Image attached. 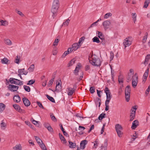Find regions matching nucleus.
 I'll use <instances>...</instances> for the list:
<instances>
[{
	"mask_svg": "<svg viewBox=\"0 0 150 150\" xmlns=\"http://www.w3.org/2000/svg\"><path fill=\"white\" fill-rule=\"evenodd\" d=\"M118 81H119V83L120 84H121V83H123V80L122 79L120 78L119 77V78H118Z\"/></svg>",
	"mask_w": 150,
	"mask_h": 150,
	"instance_id": "61",
	"label": "nucleus"
},
{
	"mask_svg": "<svg viewBox=\"0 0 150 150\" xmlns=\"http://www.w3.org/2000/svg\"><path fill=\"white\" fill-rule=\"evenodd\" d=\"M59 136L62 142L63 143H66L67 142V141H66L65 138H64V137L62 135V134L59 133Z\"/></svg>",
	"mask_w": 150,
	"mask_h": 150,
	"instance_id": "20",
	"label": "nucleus"
},
{
	"mask_svg": "<svg viewBox=\"0 0 150 150\" xmlns=\"http://www.w3.org/2000/svg\"><path fill=\"white\" fill-rule=\"evenodd\" d=\"M69 53L68 52V51H66L63 54L62 56V58H64V57L67 55L68 54H69Z\"/></svg>",
	"mask_w": 150,
	"mask_h": 150,
	"instance_id": "57",
	"label": "nucleus"
},
{
	"mask_svg": "<svg viewBox=\"0 0 150 150\" xmlns=\"http://www.w3.org/2000/svg\"><path fill=\"white\" fill-rule=\"evenodd\" d=\"M125 41L123 42V44L125 47V48L127 46H129L132 44V42L130 41H129L128 38H126L125 39Z\"/></svg>",
	"mask_w": 150,
	"mask_h": 150,
	"instance_id": "9",
	"label": "nucleus"
},
{
	"mask_svg": "<svg viewBox=\"0 0 150 150\" xmlns=\"http://www.w3.org/2000/svg\"><path fill=\"white\" fill-rule=\"evenodd\" d=\"M93 42H96L98 43H99L100 42L99 38L97 37H95L92 39Z\"/></svg>",
	"mask_w": 150,
	"mask_h": 150,
	"instance_id": "33",
	"label": "nucleus"
},
{
	"mask_svg": "<svg viewBox=\"0 0 150 150\" xmlns=\"http://www.w3.org/2000/svg\"><path fill=\"white\" fill-rule=\"evenodd\" d=\"M13 149L14 150H21L22 146L20 144L16 145Z\"/></svg>",
	"mask_w": 150,
	"mask_h": 150,
	"instance_id": "26",
	"label": "nucleus"
},
{
	"mask_svg": "<svg viewBox=\"0 0 150 150\" xmlns=\"http://www.w3.org/2000/svg\"><path fill=\"white\" fill-rule=\"evenodd\" d=\"M106 95L107 99L110 100L112 96L111 95V93L108 88L106 87L104 89Z\"/></svg>",
	"mask_w": 150,
	"mask_h": 150,
	"instance_id": "4",
	"label": "nucleus"
},
{
	"mask_svg": "<svg viewBox=\"0 0 150 150\" xmlns=\"http://www.w3.org/2000/svg\"><path fill=\"white\" fill-rule=\"evenodd\" d=\"M47 129L50 132H52L53 131V129L50 126H48L47 127Z\"/></svg>",
	"mask_w": 150,
	"mask_h": 150,
	"instance_id": "60",
	"label": "nucleus"
},
{
	"mask_svg": "<svg viewBox=\"0 0 150 150\" xmlns=\"http://www.w3.org/2000/svg\"><path fill=\"white\" fill-rule=\"evenodd\" d=\"M97 93L98 96L99 97H101V96L100 95V92H102V91H99L98 89L97 90Z\"/></svg>",
	"mask_w": 150,
	"mask_h": 150,
	"instance_id": "59",
	"label": "nucleus"
},
{
	"mask_svg": "<svg viewBox=\"0 0 150 150\" xmlns=\"http://www.w3.org/2000/svg\"><path fill=\"white\" fill-rule=\"evenodd\" d=\"M74 51V50H72V48H69L68 49V50L67 51H68V52L69 53L71 52L72 51Z\"/></svg>",
	"mask_w": 150,
	"mask_h": 150,
	"instance_id": "62",
	"label": "nucleus"
},
{
	"mask_svg": "<svg viewBox=\"0 0 150 150\" xmlns=\"http://www.w3.org/2000/svg\"><path fill=\"white\" fill-rule=\"evenodd\" d=\"M97 34L98 35V37L100 39H103L104 38V36L103 35L102 33L100 32L97 31Z\"/></svg>",
	"mask_w": 150,
	"mask_h": 150,
	"instance_id": "27",
	"label": "nucleus"
},
{
	"mask_svg": "<svg viewBox=\"0 0 150 150\" xmlns=\"http://www.w3.org/2000/svg\"><path fill=\"white\" fill-rule=\"evenodd\" d=\"M110 60H112L113 59L114 57V54L113 52H110Z\"/></svg>",
	"mask_w": 150,
	"mask_h": 150,
	"instance_id": "56",
	"label": "nucleus"
},
{
	"mask_svg": "<svg viewBox=\"0 0 150 150\" xmlns=\"http://www.w3.org/2000/svg\"><path fill=\"white\" fill-rule=\"evenodd\" d=\"M59 40L58 39H56L53 43V45L55 46H57Z\"/></svg>",
	"mask_w": 150,
	"mask_h": 150,
	"instance_id": "44",
	"label": "nucleus"
},
{
	"mask_svg": "<svg viewBox=\"0 0 150 150\" xmlns=\"http://www.w3.org/2000/svg\"><path fill=\"white\" fill-rule=\"evenodd\" d=\"M70 21V20L68 18L67 19L65 22H64L62 25H68Z\"/></svg>",
	"mask_w": 150,
	"mask_h": 150,
	"instance_id": "42",
	"label": "nucleus"
},
{
	"mask_svg": "<svg viewBox=\"0 0 150 150\" xmlns=\"http://www.w3.org/2000/svg\"><path fill=\"white\" fill-rule=\"evenodd\" d=\"M34 137L37 142L40 145L43 142L39 138V137L36 136H35Z\"/></svg>",
	"mask_w": 150,
	"mask_h": 150,
	"instance_id": "29",
	"label": "nucleus"
},
{
	"mask_svg": "<svg viewBox=\"0 0 150 150\" xmlns=\"http://www.w3.org/2000/svg\"><path fill=\"white\" fill-rule=\"evenodd\" d=\"M132 74H128V77L127 78V81L129 82L131 80V79L132 78Z\"/></svg>",
	"mask_w": 150,
	"mask_h": 150,
	"instance_id": "53",
	"label": "nucleus"
},
{
	"mask_svg": "<svg viewBox=\"0 0 150 150\" xmlns=\"http://www.w3.org/2000/svg\"><path fill=\"white\" fill-rule=\"evenodd\" d=\"M13 100L15 102L18 103L20 101L21 98L18 95H16L14 96Z\"/></svg>",
	"mask_w": 150,
	"mask_h": 150,
	"instance_id": "15",
	"label": "nucleus"
},
{
	"mask_svg": "<svg viewBox=\"0 0 150 150\" xmlns=\"http://www.w3.org/2000/svg\"><path fill=\"white\" fill-rule=\"evenodd\" d=\"M7 126L6 124L4 122V120H2L0 123V127L1 129L5 130Z\"/></svg>",
	"mask_w": 150,
	"mask_h": 150,
	"instance_id": "16",
	"label": "nucleus"
},
{
	"mask_svg": "<svg viewBox=\"0 0 150 150\" xmlns=\"http://www.w3.org/2000/svg\"><path fill=\"white\" fill-rule=\"evenodd\" d=\"M58 8L53 7H52L51 11L52 13V16L54 18L57 15V11Z\"/></svg>",
	"mask_w": 150,
	"mask_h": 150,
	"instance_id": "6",
	"label": "nucleus"
},
{
	"mask_svg": "<svg viewBox=\"0 0 150 150\" xmlns=\"http://www.w3.org/2000/svg\"><path fill=\"white\" fill-rule=\"evenodd\" d=\"M95 88L94 87H91L90 88V91L91 93H93L95 92Z\"/></svg>",
	"mask_w": 150,
	"mask_h": 150,
	"instance_id": "49",
	"label": "nucleus"
},
{
	"mask_svg": "<svg viewBox=\"0 0 150 150\" xmlns=\"http://www.w3.org/2000/svg\"><path fill=\"white\" fill-rule=\"evenodd\" d=\"M67 89L68 90V95L69 96H71L74 93V92L75 90V89L74 88H67Z\"/></svg>",
	"mask_w": 150,
	"mask_h": 150,
	"instance_id": "14",
	"label": "nucleus"
},
{
	"mask_svg": "<svg viewBox=\"0 0 150 150\" xmlns=\"http://www.w3.org/2000/svg\"><path fill=\"white\" fill-rule=\"evenodd\" d=\"M75 61V60L74 59L71 60L68 64V67H69L72 66L74 63Z\"/></svg>",
	"mask_w": 150,
	"mask_h": 150,
	"instance_id": "36",
	"label": "nucleus"
},
{
	"mask_svg": "<svg viewBox=\"0 0 150 150\" xmlns=\"http://www.w3.org/2000/svg\"><path fill=\"white\" fill-rule=\"evenodd\" d=\"M23 100L24 104L25 106H28L30 105V101L26 98H23Z\"/></svg>",
	"mask_w": 150,
	"mask_h": 150,
	"instance_id": "12",
	"label": "nucleus"
},
{
	"mask_svg": "<svg viewBox=\"0 0 150 150\" xmlns=\"http://www.w3.org/2000/svg\"><path fill=\"white\" fill-rule=\"evenodd\" d=\"M1 62L2 64H8L9 63L8 60L6 58H4L1 60Z\"/></svg>",
	"mask_w": 150,
	"mask_h": 150,
	"instance_id": "25",
	"label": "nucleus"
},
{
	"mask_svg": "<svg viewBox=\"0 0 150 150\" xmlns=\"http://www.w3.org/2000/svg\"><path fill=\"white\" fill-rule=\"evenodd\" d=\"M85 37H83L80 38L78 42V44H80L82 42H83L84 40L85 39Z\"/></svg>",
	"mask_w": 150,
	"mask_h": 150,
	"instance_id": "50",
	"label": "nucleus"
},
{
	"mask_svg": "<svg viewBox=\"0 0 150 150\" xmlns=\"http://www.w3.org/2000/svg\"><path fill=\"white\" fill-rule=\"evenodd\" d=\"M107 141H105L104 143V144L101 145L100 147L101 149H102L103 148H104V150H107Z\"/></svg>",
	"mask_w": 150,
	"mask_h": 150,
	"instance_id": "19",
	"label": "nucleus"
},
{
	"mask_svg": "<svg viewBox=\"0 0 150 150\" xmlns=\"http://www.w3.org/2000/svg\"><path fill=\"white\" fill-rule=\"evenodd\" d=\"M50 117L53 121L54 122H57V119L53 114L51 115Z\"/></svg>",
	"mask_w": 150,
	"mask_h": 150,
	"instance_id": "43",
	"label": "nucleus"
},
{
	"mask_svg": "<svg viewBox=\"0 0 150 150\" xmlns=\"http://www.w3.org/2000/svg\"><path fill=\"white\" fill-rule=\"evenodd\" d=\"M20 57H18V56H17L16 57V58L15 59V62L17 64H19V63Z\"/></svg>",
	"mask_w": 150,
	"mask_h": 150,
	"instance_id": "51",
	"label": "nucleus"
},
{
	"mask_svg": "<svg viewBox=\"0 0 150 150\" xmlns=\"http://www.w3.org/2000/svg\"><path fill=\"white\" fill-rule=\"evenodd\" d=\"M34 68L35 66L34 64H32L30 66V67L28 69V70L30 72H31L33 71Z\"/></svg>",
	"mask_w": 150,
	"mask_h": 150,
	"instance_id": "37",
	"label": "nucleus"
},
{
	"mask_svg": "<svg viewBox=\"0 0 150 150\" xmlns=\"http://www.w3.org/2000/svg\"><path fill=\"white\" fill-rule=\"evenodd\" d=\"M37 103L38 105V106L40 107V108H42L43 109L44 108V107L42 105V103L40 102H37Z\"/></svg>",
	"mask_w": 150,
	"mask_h": 150,
	"instance_id": "54",
	"label": "nucleus"
},
{
	"mask_svg": "<svg viewBox=\"0 0 150 150\" xmlns=\"http://www.w3.org/2000/svg\"><path fill=\"white\" fill-rule=\"evenodd\" d=\"M131 89L130 86H127L126 87L125 90V94H130Z\"/></svg>",
	"mask_w": 150,
	"mask_h": 150,
	"instance_id": "22",
	"label": "nucleus"
},
{
	"mask_svg": "<svg viewBox=\"0 0 150 150\" xmlns=\"http://www.w3.org/2000/svg\"><path fill=\"white\" fill-rule=\"evenodd\" d=\"M150 59V55L148 54L146 55L145 61L144 62V64L146 65L148 64V62Z\"/></svg>",
	"mask_w": 150,
	"mask_h": 150,
	"instance_id": "21",
	"label": "nucleus"
},
{
	"mask_svg": "<svg viewBox=\"0 0 150 150\" xmlns=\"http://www.w3.org/2000/svg\"><path fill=\"white\" fill-rule=\"evenodd\" d=\"M117 135L119 137H121L122 136L123 134L122 132H121V130H119L116 131Z\"/></svg>",
	"mask_w": 150,
	"mask_h": 150,
	"instance_id": "46",
	"label": "nucleus"
},
{
	"mask_svg": "<svg viewBox=\"0 0 150 150\" xmlns=\"http://www.w3.org/2000/svg\"><path fill=\"white\" fill-rule=\"evenodd\" d=\"M126 100L127 102H128L130 99V94H125Z\"/></svg>",
	"mask_w": 150,
	"mask_h": 150,
	"instance_id": "41",
	"label": "nucleus"
},
{
	"mask_svg": "<svg viewBox=\"0 0 150 150\" xmlns=\"http://www.w3.org/2000/svg\"><path fill=\"white\" fill-rule=\"evenodd\" d=\"M13 106L16 110L20 113H23L24 111L23 110L21 109L20 107L17 104L13 105Z\"/></svg>",
	"mask_w": 150,
	"mask_h": 150,
	"instance_id": "8",
	"label": "nucleus"
},
{
	"mask_svg": "<svg viewBox=\"0 0 150 150\" xmlns=\"http://www.w3.org/2000/svg\"><path fill=\"white\" fill-rule=\"evenodd\" d=\"M68 142L69 146L70 148L74 149L75 148L76 144L75 142H72L69 140L68 141Z\"/></svg>",
	"mask_w": 150,
	"mask_h": 150,
	"instance_id": "18",
	"label": "nucleus"
},
{
	"mask_svg": "<svg viewBox=\"0 0 150 150\" xmlns=\"http://www.w3.org/2000/svg\"><path fill=\"white\" fill-rule=\"evenodd\" d=\"M5 107V105L2 103H0V113L2 112L4 110Z\"/></svg>",
	"mask_w": 150,
	"mask_h": 150,
	"instance_id": "23",
	"label": "nucleus"
},
{
	"mask_svg": "<svg viewBox=\"0 0 150 150\" xmlns=\"http://www.w3.org/2000/svg\"><path fill=\"white\" fill-rule=\"evenodd\" d=\"M35 82L34 79H32L28 81L27 83L28 85H30L33 84Z\"/></svg>",
	"mask_w": 150,
	"mask_h": 150,
	"instance_id": "40",
	"label": "nucleus"
},
{
	"mask_svg": "<svg viewBox=\"0 0 150 150\" xmlns=\"http://www.w3.org/2000/svg\"><path fill=\"white\" fill-rule=\"evenodd\" d=\"M54 81V79L52 78L49 81V83L48 84V86H51L52 84Z\"/></svg>",
	"mask_w": 150,
	"mask_h": 150,
	"instance_id": "52",
	"label": "nucleus"
},
{
	"mask_svg": "<svg viewBox=\"0 0 150 150\" xmlns=\"http://www.w3.org/2000/svg\"><path fill=\"white\" fill-rule=\"evenodd\" d=\"M16 12L21 16H24V14L20 11L18 10H16Z\"/></svg>",
	"mask_w": 150,
	"mask_h": 150,
	"instance_id": "58",
	"label": "nucleus"
},
{
	"mask_svg": "<svg viewBox=\"0 0 150 150\" xmlns=\"http://www.w3.org/2000/svg\"><path fill=\"white\" fill-rule=\"evenodd\" d=\"M132 86L135 88L137 86L138 82V78L137 74H135L132 77Z\"/></svg>",
	"mask_w": 150,
	"mask_h": 150,
	"instance_id": "3",
	"label": "nucleus"
},
{
	"mask_svg": "<svg viewBox=\"0 0 150 150\" xmlns=\"http://www.w3.org/2000/svg\"><path fill=\"white\" fill-rule=\"evenodd\" d=\"M115 129L116 131L119 130H122V126L119 124H117L115 125Z\"/></svg>",
	"mask_w": 150,
	"mask_h": 150,
	"instance_id": "24",
	"label": "nucleus"
},
{
	"mask_svg": "<svg viewBox=\"0 0 150 150\" xmlns=\"http://www.w3.org/2000/svg\"><path fill=\"white\" fill-rule=\"evenodd\" d=\"M59 0H54L52 7L59 8Z\"/></svg>",
	"mask_w": 150,
	"mask_h": 150,
	"instance_id": "11",
	"label": "nucleus"
},
{
	"mask_svg": "<svg viewBox=\"0 0 150 150\" xmlns=\"http://www.w3.org/2000/svg\"><path fill=\"white\" fill-rule=\"evenodd\" d=\"M9 81L11 84L21 86L23 85V81L17 79L11 78L9 79Z\"/></svg>",
	"mask_w": 150,
	"mask_h": 150,
	"instance_id": "2",
	"label": "nucleus"
},
{
	"mask_svg": "<svg viewBox=\"0 0 150 150\" xmlns=\"http://www.w3.org/2000/svg\"><path fill=\"white\" fill-rule=\"evenodd\" d=\"M6 22L3 20H1L0 21V25H6Z\"/></svg>",
	"mask_w": 150,
	"mask_h": 150,
	"instance_id": "45",
	"label": "nucleus"
},
{
	"mask_svg": "<svg viewBox=\"0 0 150 150\" xmlns=\"http://www.w3.org/2000/svg\"><path fill=\"white\" fill-rule=\"evenodd\" d=\"M147 36L148 33L146 32L145 33L144 36L143 37L142 41L143 43H144L146 42L147 38Z\"/></svg>",
	"mask_w": 150,
	"mask_h": 150,
	"instance_id": "35",
	"label": "nucleus"
},
{
	"mask_svg": "<svg viewBox=\"0 0 150 150\" xmlns=\"http://www.w3.org/2000/svg\"><path fill=\"white\" fill-rule=\"evenodd\" d=\"M150 2L145 1L144 2V4L143 6L144 8H146L149 5V4Z\"/></svg>",
	"mask_w": 150,
	"mask_h": 150,
	"instance_id": "48",
	"label": "nucleus"
},
{
	"mask_svg": "<svg viewBox=\"0 0 150 150\" xmlns=\"http://www.w3.org/2000/svg\"><path fill=\"white\" fill-rule=\"evenodd\" d=\"M46 96L47 99L53 103H55V100L52 97L50 96L47 94L46 95Z\"/></svg>",
	"mask_w": 150,
	"mask_h": 150,
	"instance_id": "31",
	"label": "nucleus"
},
{
	"mask_svg": "<svg viewBox=\"0 0 150 150\" xmlns=\"http://www.w3.org/2000/svg\"><path fill=\"white\" fill-rule=\"evenodd\" d=\"M88 59L90 63L93 66L98 67L101 65V62L100 59L95 54L91 55V57L89 56Z\"/></svg>",
	"mask_w": 150,
	"mask_h": 150,
	"instance_id": "1",
	"label": "nucleus"
},
{
	"mask_svg": "<svg viewBox=\"0 0 150 150\" xmlns=\"http://www.w3.org/2000/svg\"><path fill=\"white\" fill-rule=\"evenodd\" d=\"M139 125V122L137 120L134 121L132 124L131 128L132 129H134Z\"/></svg>",
	"mask_w": 150,
	"mask_h": 150,
	"instance_id": "13",
	"label": "nucleus"
},
{
	"mask_svg": "<svg viewBox=\"0 0 150 150\" xmlns=\"http://www.w3.org/2000/svg\"><path fill=\"white\" fill-rule=\"evenodd\" d=\"M80 67V66L79 65H77L75 69L74 70V73L76 75H78V73L79 72V68Z\"/></svg>",
	"mask_w": 150,
	"mask_h": 150,
	"instance_id": "34",
	"label": "nucleus"
},
{
	"mask_svg": "<svg viewBox=\"0 0 150 150\" xmlns=\"http://www.w3.org/2000/svg\"><path fill=\"white\" fill-rule=\"evenodd\" d=\"M98 107L100 108L101 103V100L100 98H96V100L95 102L96 106L97 105V103H98Z\"/></svg>",
	"mask_w": 150,
	"mask_h": 150,
	"instance_id": "30",
	"label": "nucleus"
},
{
	"mask_svg": "<svg viewBox=\"0 0 150 150\" xmlns=\"http://www.w3.org/2000/svg\"><path fill=\"white\" fill-rule=\"evenodd\" d=\"M5 43L8 45H11L12 44L11 41L9 39L4 40Z\"/></svg>",
	"mask_w": 150,
	"mask_h": 150,
	"instance_id": "32",
	"label": "nucleus"
},
{
	"mask_svg": "<svg viewBox=\"0 0 150 150\" xmlns=\"http://www.w3.org/2000/svg\"><path fill=\"white\" fill-rule=\"evenodd\" d=\"M23 88L25 90L28 92H29L30 91V87L28 86H27L25 85H24L23 86Z\"/></svg>",
	"mask_w": 150,
	"mask_h": 150,
	"instance_id": "39",
	"label": "nucleus"
},
{
	"mask_svg": "<svg viewBox=\"0 0 150 150\" xmlns=\"http://www.w3.org/2000/svg\"><path fill=\"white\" fill-rule=\"evenodd\" d=\"M39 145L41 149L43 148H44V147L46 146L43 143V142H42V143L40 144Z\"/></svg>",
	"mask_w": 150,
	"mask_h": 150,
	"instance_id": "63",
	"label": "nucleus"
},
{
	"mask_svg": "<svg viewBox=\"0 0 150 150\" xmlns=\"http://www.w3.org/2000/svg\"><path fill=\"white\" fill-rule=\"evenodd\" d=\"M105 113H102L100 114L98 117V119L99 120H102L103 118L105 117Z\"/></svg>",
	"mask_w": 150,
	"mask_h": 150,
	"instance_id": "38",
	"label": "nucleus"
},
{
	"mask_svg": "<svg viewBox=\"0 0 150 150\" xmlns=\"http://www.w3.org/2000/svg\"><path fill=\"white\" fill-rule=\"evenodd\" d=\"M149 72V69L148 68L146 70L144 73L143 76L144 78V79H145V80H146L147 79V78L148 76V74Z\"/></svg>",
	"mask_w": 150,
	"mask_h": 150,
	"instance_id": "28",
	"label": "nucleus"
},
{
	"mask_svg": "<svg viewBox=\"0 0 150 150\" xmlns=\"http://www.w3.org/2000/svg\"><path fill=\"white\" fill-rule=\"evenodd\" d=\"M88 141L86 140H84L81 141L80 143V148L83 149L86 147V145L87 144Z\"/></svg>",
	"mask_w": 150,
	"mask_h": 150,
	"instance_id": "10",
	"label": "nucleus"
},
{
	"mask_svg": "<svg viewBox=\"0 0 150 150\" xmlns=\"http://www.w3.org/2000/svg\"><path fill=\"white\" fill-rule=\"evenodd\" d=\"M110 100L107 99L105 102V105H108Z\"/></svg>",
	"mask_w": 150,
	"mask_h": 150,
	"instance_id": "64",
	"label": "nucleus"
},
{
	"mask_svg": "<svg viewBox=\"0 0 150 150\" xmlns=\"http://www.w3.org/2000/svg\"><path fill=\"white\" fill-rule=\"evenodd\" d=\"M18 86H17L9 84L8 88L10 91L12 92L16 91L18 88Z\"/></svg>",
	"mask_w": 150,
	"mask_h": 150,
	"instance_id": "5",
	"label": "nucleus"
},
{
	"mask_svg": "<svg viewBox=\"0 0 150 150\" xmlns=\"http://www.w3.org/2000/svg\"><path fill=\"white\" fill-rule=\"evenodd\" d=\"M110 24V22L108 21H105L103 23V25L105 30H106L109 28Z\"/></svg>",
	"mask_w": 150,
	"mask_h": 150,
	"instance_id": "7",
	"label": "nucleus"
},
{
	"mask_svg": "<svg viewBox=\"0 0 150 150\" xmlns=\"http://www.w3.org/2000/svg\"><path fill=\"white\" fill-rule=\"evenodd\" d=\"M30 120L32 123L34 125L36 124L38 122L35 120L32 117L31 118Z\"/></svg>",
	"mask_w": 150,
	"mask_h": 150,
	"instance_id": "55",
	"label": "nucleus"
},
{
	"mask_svg": "<svg viewBox=\"0 0 150 150\" xmlns=\"http://www.w3.org/2000/svg\"><path fill=\"white\" fill-rule=\"evenodd\" d=\"M111 15L112 14L111 13H107L105 14L104 17L105 18H108L110 16H111Z\"/></svg>",
	"mask_w": 150,
	"mask_h": 150,
	"instance_id": "47",
	"label": "nucleus"
},
{
	"mask_svg": "<svg viewBox=\"0 0 150 150\" xmlns=\"http://www.w3.org/2000/svg\"><path fill=\"white\" fill-rule=\"evenodd\" d=\"M79 45L80 44H78V43L73 44L72 47V50H74V51L77 50L80 47V46Z\"/></svg>",
	"mask_w": 150,
	"mask_h": 150,
	"instance_id": "17",
	"label": "nucleus"
}]
</instances>
